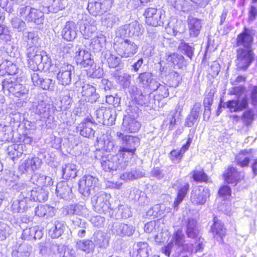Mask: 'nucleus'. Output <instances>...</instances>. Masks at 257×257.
Wrapping results in <instances>:
<instances>
[{
  "instance_id": "obj_1",
  "label": "nucleus",
  "mask_w": 257,
  "mask_h": 257,
  "mask_svg": "<svg viewBox=\"0 0 257 257\" xmlns=\"http://www.w3.org/2000/svg\"><path fill=\"white\" fill-rule=\"evenodd\" d=\"M250 30L245 28L244 31L238 35L236 45L242 47L237 50L236 66L238 69H245L251 63L253 59V53L251 48L253 37Z\"/></svg>"
},
{
  "instance_id": "obj_2",
  "label": "nucleus",
  "mask_w": 257,
  "mask_h": 257,
  "mask_svg": "<svg viewBox=\"0 0 257 257\" xmlns=\"http://www.w3.org/2000/svg\"><path fill=\"white\" fill-rule=\"evenodd\" d=\"M116 136L118 138L121 139L122 142V146L120 147L118 152L125 161L121 163V166H127L129 161L135 154L137 148L140 144V139L138 137L130 135L124 136L121 132H117Z\"/></svg>"
},
{
  "instance_id": "obj_3",
  "label": "nucleus",
  "mask_w": 257,
  "mask_h": 257,
  "mask_svg": "<svg viewBox=\"0 0 257 257\" xmlns=\"http://www.w3.org/2000/svg\"><path fill=\"white\" fill-rule=\"evenodd\" d=\"M64 57V54L58 56L56 58V61L55 66L56 69L54 70L56 73L58 83L63 86L69 85L72 80V76L74 73V67L67 63H62L60 59Z\"/></svg>"
},
{
  "instance_id": "obj_4",
  "label": "nucleus",
  "mask_w": 257,
  "mask_h": 257,
  "mask_svg": "<svg viewBox=\"0 0 257 257\" xmlns=\"http://www.w3.org/2000/svg\"><path fill=\"white\" fill-rule=\"evenodd\" d=\"M113 47L117 54L122 58L133 57L139 49L138 46L134 42L123 38L116 40Z\"/></svg>"
},
{
  "instance_id": "obj_5",
  "label": "nucleus",
  "mask_w": 257,
  "mask_h": 257,
  "mask_svg": "<svg viewBox=\"0 0 257 257\" xmlns=\"http://www.w3.org/2000/svg\"><path fill=\"white\" fill-rule=\"evenodd\" d=\"M124 161V159L121 156V154L118 152L116 155H108L102 156L101 165L102 169L105 172H111L124 169L126 166H121V163Z\"/></svg>"
},
{
  "instance_id": "obj_6",
  "label": "nucleus",
  "mask_w": 257,
  "mask_h": 257,
  "mask_svg": "<svg viewBox=\"0 0 257 257\" xmlns=\"http://www.w3.org/2000/svg\"><path fill=\"white\" fill-rule=\"evenodd\" d=\"M19 187L20 190L26 189L28 194H24V196L27 198L26 196L29 195L30 199L33 201L43 202L48 199V191L42 187L38 186L31 190L30 187H28L26 184L19 183L14 186V188L17 189Z\"/></svg>"
},
{
  "instance_id": "obj_7",
  "label": "nucleus",
  "mask_w": 257,
  "mask_h": 257,
  "mask_svg": "<svg viewBox=\"0 0 257 257\" xmlns=\"http://www.w3.org/2000/svg\"><path fill=\"white\" fill-rule=\"evenodd\" d=\"M110 195L100 192L91 198V203L94 210L99 213L107 211L110 207Z\"/></svg>"
},
{
  "instance_id": "obj_8",
  "label": "nucleus",
  "mask_w": 257,
  "mask_h": 257,
  "mask_svg": "<svg viewBox=\"0 0 257 257\" xmlns=\"http://www.w3.org/2000/svg\"><path fill=\"white\" fill-rule=\"evenodd\" d=\"M143 33V26L137 22H133L119 27L116 32L117 36L138 37Z\"/></svg>"
},
{
  "instance_id": "obj_9",
  "label": "nucleus",
  "mask_w": 257,
  "mask_h": 257,
  "mask_svg": "<svg viewBox=\"0 0 257 257\" xmlns=\"http://www.w3.org/2000/svg\"><path fill=\"white\" fill-rule=\"evenodd\" d=\"M19 13L22 17L28 22H33L37 24L43 23V13L37 9L29 6L20 9Z\"/></svg>"
},
{
  "instance_id": "obj_10",
  "label": "nucleus",
  "mask_w": 257,
  "mask_h": 257,
  "mask_svg": "<svg viewBox=\"0 0 257 257\" xmlns=\"http://www.w3.org/2000/svg\"><path fill=\"white\" fill-rule=\"evenodd\" d=\"M209 196L210 190L208 188L198 186L192 190L191 201L194 205H203L206 203Z\"/></svg>"
},
{
  "instance_id": "obj_11",
  "label": "nucleus",
  "mask_w": 257,
  "mask_h": 257,
  "mask_svg": "<svg viewBox=\"0 0 257 257\" xmlns=\"http://www.w3.org/2000/svg\"><path fill=\"white\" fill-rule=\"evenodd\" d=\"M43 52L37 46H30L27 50L29 64L33 69L38 68V66L43 60Z\"/></svg>"
},
{
  "instance_id": "obj_12",
  "label": "nucleus",
  "mask_w": 257,
  "mask_h": 257,
  "mask_svg": "<svg viewBox=\"0 0 257 257\" xmlns=\"http://www.w3.org/2000/svg\"><path fill=\"white\" fill-rule=\"evenodd\" d=\"M98 179L91 175L83 176L79 182V191L84 196H88L93 190L97 183Z\"/></svg>"
},
{
  "instance_id": "obj_13",
  "label": "nucleus",
  "mask_w": 257,
  "mask_h": 257,
  "mask_svg": "<svg viewBox=\"0 0 257 257\" xmlns=\"http://www.w3.org/2000/svg\"><path fill=\"white\" fill-rule=\"evenodd\" d=\"M96 124L90 118L84 119L77 126V131L80 134L85 138H91L94 137L95 134L94 128Z\"/></svg>"
},
{
  "instance_id": "obj_14",
  "label": "nucleus",
  "mask_w": 257,
  "mask_h": 257,
  "mask_svg": "<svg viewBox=\"0 0 257 257\" xmlns=\"http://www.w3.org/2000/svg\"><path fill=\"white\" fill-rule=\"evenodd\" d=\"M74 58L77 64L84 67L91 66L94 63L91 53L80 47H76Z\"/></svg>"
},
{
  "instance_id": "obj_15",
  "label": "nucleus",
  "mask_w": 257,
  "mask_h": 257,
  "mask_svg": "<svg viewBox=\"0 0 257 257\" xmlns=\"http://www.w3.org/2000/svg\"><path fill=\"white\" fill-rule=\"evenodd\" d=\"M65 223L60 220L53 219L48 222L46 228L49 235L53 238H58L63 233L65 229Z\"/></svg>"
},
{
  "instance_id": "obj_16",
  "label": "nucleus",
  "mask_w": 257,
  "mask_h": 257,
  "mask_svg": "<svg viewBox=\"0 0 257 257\" xmlns=\"http://www.w3.org/2000/svg\"><path fill=\"white\" fill-rule=\"evenodd\" d=\"M144 16L146 23L150 26L157 27L163 24L161 12H158L155 8H148L144 13Z\"/></svg>"
},
{
  "instance_id": "obj_17",
  "label": "nucleus",
  "mask_w": 257,
  "mask_h": 257,
  "mask_svg": "<svg viewBox=\"0 0 257 257\" xmlns=\"http://www.w3.org/2000/svg\"><path fill=\"white\" fill-rule=\"evenodd\" d=\"M248 104L247 98L243 96L242 98L228 101L226 106L230 112H239L247 108Z\"/></svg>"
},
{
  "instance_id": "obj_18",
  "label": "nucleus",
  "mask_w": 257,
  "mask_h": 257,
  "mask_svg": "<svg viewBox=\"0 0 257 257\" xmlns=\"http://www.w3.org/2000/svg\"><path fill=\"white\" fill-rule=\"evenodd\" d=\"M141 127L140 122L130 115L125 116L123 119L121 129L126 133H136Z\"/></svg>"
},
{
  "instance_id": "obj_19",
  "label": "nucleus",
  "mask_w": 257,
  "mask_h": 257,
  "mask_svg": "<svg viewBox=\"0 0 257 257\" xmlns=\"http://www.w3.org/2000/svg\"><path fill=\"white\" fill-rule=\"evenodd\" d=\"M77 31L76 24L72 21H69L65 24L62 31V36L66 40L71 41L76 38Z\"/></svg>"
},
{
  "instance_id": "obj_20",
  "label": "nucleus",
  "mask_w": 257,
  "mask_h": 257,
  "mask_svg": "<svg viewBox=\"0 0 257 257\" xmlns=\"http://www.w3.org/2000/svg\"><path fill=\"white\" fill-rule=\"evenodd\" d=\"M41 162V160L38 157L28 158L22 163L19 169L23 173L25 171H34L40 166Z\"/></svg>"
},
{
  "instance_id": "obj_21",
  "label": "nucleus",
  "mask_w": 257,
  "mask_h": 257,
  "mask_svg": "<svg viewBox=\"0 0 257 257\" xmlns=\"http://www.w3.org/2000/svg\"><path fill=\"white\" fill-rule=\"evenodd\" d=\"M243 173L238 172L234 168L229 167L224 174L225 181L227 183L233 184L243 178Z\"/></svg>"
},
{
  "instance_id": "obj_22",
  "label": "nucleus",
  "mask_w": 257,
  "mask_h": 257,
  "mask_svg": "<svg viewBox=\"0 0 257 257\" xmlns=\"http://www.w3.org/2000/svg\"><path fill=\"white\" fill-rule=\"evenodd\" d=\"M150 249L146 242H139L133 246L132 252L133 257H148Z\"/></svg>"
},
{
  "instance_id": "obj_23",
  "label": "nucleus",
  "mask_w": 257,
  "mask_h": 257,
  "mask_svg": "<svg viewBox=\"0 0 257 257\" xmlns=\"http://www.w3.org/2000/svg\"><path fill=\"white\" fill-rule=\"evenodd\" d=\"M32 247L26 243H22L16 246L12 252V257H30Z\"/></svg>"
},
{
  "instance_id": "obj_24",
  "label": "nucleus",
  "mask_w": 257,
  "mask_h": 257,
  "mask_svg": "<svg viewBox=\"0 0 257 257\" xmlns=\"http://www.w3.org/2000/svg\"><path fill=\"white\" fill-rule=\"evenodd\" d=\"M19 71L18 66L10 61H5L0 64V73L2 75L6 74L13 75Z\"/></svg>"
},
{
  "instance_id": "obj_25",
  "label": "nucleus",
  "mask_w": 257,
  "mask_h": 257,
  "mask_svg": "<svg viewBox=\"0 0 257 257\" xmlns=\"http://www.w3.org/2000/svg\"><path fill=\"white\" fill-rule=\"evenodd\" d=\"M55 190L57 195L61 198L67 199L71 196V188L66 182L58 183Z\"/></svg>"
},
{
  "instance_id": "obj_26",
  "label": "nucleus",
  "mask_w": 257,
  "mask_h": 257,
  "mask_svg": "<svg viewBox=\"0 0 257 257\" xmlns=\"http://www.w3.org/2000/svg\"><path fill=\"white\" fill-rule=\"evenodd\" d=\"M188 22L190 35L193 37L197 36L202 28L201 21L200 19L190 16L188 19Z\"/></svg>"
},
{
  "instance_id": "obj_27",
  "label": "nucleus",
  "mask_w": 257,
  "mask_h": 257,
  "mask_svg": "<svg viewBox=\"0 0 257 257\" xmlns=\"http://www.w3.org/2000/svg\"><path fill=\"white\" fill-rule=\"evenodd\" d=\"M211 231L214 237L218 240H222L226 232L223 224L216 217L214 218V223L211 226Z\"/></svg>"
},
{
  "instance_id": "obj_28",
  "label": "nucleus",
  "mask_w": 257,
  "mask_h": 257,
  "mask_svg": "<svg viewBox=\"0 0 257 257\" xmlns=\"http://www.w3.org/2000/svg\"><path fill=\"white\" fill-rule=\"evenodd\" d=\"M196 246L194 247L192 243H188L184 244L182 246V250L185 252L189 253H196L197 252L202 251L204 247V240L203 238L199 237L195 242Z\"/></svg>"
},
{
  "instance_id": "obj_29",
  "label": "nucleus",
  "mask_w": 257,
  "mask_h": 257,
  "mask_svg": "<svg viewBox=\"0 0 257 257\" xmlns=\"http://www.w3.org/2000/svg\"><path fill=\"white\" fill-rule=\"evenodd\" d=\"M113 229L115 233L122 236L132 235L135 231V228L133 225L124 223L116 224Z\"/></svg>"
},
{
  "instance_id": "obj_30",
  "label": "nucleus",
  "mask_w": 257,
  "mask_h": 257,
  "mask_svg": "<svg viewBox=\"0 0 257 257\" xmlns=\"http://www.w3.org/2000/svg\"><path fill=\"white\" fill-rule=\"evenodd\" d=\"M201 105L200 103H195L190 114L186 119L185 125L188 127L193 126L197 121L199 114Z\"/></svg>"
},
{
  "instance_id": "obj_31",
  "label": "nucleus",
  "mask_w": 257,
  "mask_h": 257,
  "mask_svg": "<svg viewBox=\"0 0 257 257\" xmlns=\"http://www.w3.org/2000/svg\"><path fill=\"white\" fill-rule=\"evenodd\" d=\"M82 93L86 97V100L91 103L95 102L99 97L98 94L96 92L95 88L89 84L84 85L82 87Z\"/></svg>"
},
{
  "instance_id": "obj_32",
  "label": "nucleus",
  "mask_w": 257,
  "mask_h": 257,
  "mask_svg": "<svg viewBox=\"0 0 257 257\" xmlns=\"http://www.w3.org/2000/svg\"><path fill=\"white\" fill-rule=\"evenodd\" d=\"M42 236V232L38 230V226H34L25 229L22 234V239L31 240L33 238L40 239Z\"/></svg>"
},
{
  "instance_id": "obj_33",
  "label": "nucleus",
  "mask_w": 257,
  "mask_h": 257,
  "mask_svg": "<svg viewBox=\"0 0 257 257\" xmlns=\"http://www.w3.org/2000/svg\"><path fill=\"white\" fill-rule=\"evenodd\" d=\"M251 157L250 151L244 150L238 154L235 159L238 165L244 167L248 166Z\"/></svg>"
},
{
  "instance_id": "obj_34",
  "label": "nucleus",
  "mask_w": 257,
  "mask_h": 257,
  "mask_svg": "<svg viewBox=\"0 0 257 257\" xmlns=\"http://www.w3.org/2000/svg\"><path fill=\"white\" fill-rule=\"evenodd\" d=\"M152 74L149 72H144L140 73L137 78V82L142 87H146L151 85L154 86V82H153Z\"/></svg>"
},
{
  "instance_id": "obj_35",
  "label": "nucleus",
  "mask_w": 257,
  "mask_h": 257,
  "mask_svg": "<svg viewBox=\"0 0 257 257\" xmlns=\"http://www.w3.org/2000/svg\"><path fill=\"white\" fill-rule=\"evenodd\" d=\"M196 220L193 218H189L187 225L186 234L189 238H197L199 230L197 227Z\"/></svg>"
},
{
  "instance_id": "obj_36",
  "label": "nucleus",
  "mask_w": 257,
  "mask_h": 257,
  "mask_svg": "<svg viewBox=\"0 0 257 257\" xmlns=\"http://www.w3.org/2000/svg\"><path fill=\"white\" fill-rule=\"evenodd\" d=\"M62 172L64 178L73 179L77 176V169L75 164L69 163L62 167Z\"/></svg>"
},
{
  "instance_id": "obj_37",
  "label": "nucleus",
  "mask_w": 257,
  "mask_h": 257,
  "mask_svg": "<svg viewBox=\"0 0 257 257\" xmlns=\"http://www.w3.org/2000/svg\"><path fill=\"white\" fill-rule=\"evenodd\" d=\"M35 213L39 217L52 216L55 214V209L48 205H40L36 208Z\"/></svg>"
},
{
  "instance_id": "obj_38",
  "label": "nucleus",
  "mask_w": 257,
  "mask_h": 257,
  "mask_svg": "<svg viewBox=\"0 0 257 257\" xmlns=\"http://www.w3.org/2000/svg\"><path fill=\"white\" fill-rule=\"evenodd\" d=\"M32 180L36 181V184L38 186L50 187L53 185V182L50 177L43 175L36 174L32 177Z\"/></svg>"
},
{
  "instance_id": "obj_39",
  "label": "nucleus",
  "mask_w": 257,
  "mask_h": 257,
  "mask_svg": "<svg viewBox=\"0 0 257 257\" xmlns=\"http://www.w3.org/2000/svg\"><path fill=\"white\" fill-rule=\"evenodd\" d=\"M76 248L89 253L92 252L94 249V244L90 240H81L76 242Z\"/></svg>"
},
{
  "instance_id": "obj_40",
  "label": "nucleus",
  "mask_w": 257,
  "mask_h": 257,
  "mask_svg": "<svg viewBox=\"0 0 257 257\" xmlns=\"http://www.w3.org/2000/svg\"><path fill=\"white\" fill-rule=\"evenodd\" d=\"M189 188V185L187 183H184L180 185L178 188L177 197L174 203V207L177 208L179 204L182 201L187 193Z\"/></svg>"
},
{
  "instance_id": "obj_41",
  "label": "nucleus",
  "mask_w": 257,
  "mask_h": 257,
  "mask_svg": "<svg viewBox=\"0 0 257 257\" xmlns=\"http://www.w3.org/2000/svg\"><path fill=\"white\" fill-rule=\"evenodd\" d=\"M94 241L100 248H105L108 245V240L104 232H96L94 235Z\"/></svg>"
},
{
  "instance_id": "obj_42",
  "label": "nucleus",
  "mask_w": 257,
  "mask_h": 257,
  "mask_svg": "<svg viewBox=\"0 0 257 257\" xmlns=\"http://www.w3.org/2000/svg\"><path fill=\"white\" fill-rule=\"evenodd\" d=\"M190 175L194 181L198 182H207L208 181V177L202 169H196L192 171Z\"/></svg>"
},
{
  "instance_id": "obj_43",
  "label": "nucleus",
  "mask_w": 257,
  "mask_h": 257,
  "mask_svg": "<svg viewBox=\"0 0 257 257\" xmlns=\"http://www.w3.org/2000/svg\"><path fill=\"white\" fill-rule=\"evenodd\" d=\"M20 187L18 189H19ZM22 191L21 192V195L19 197V199L17 200L19 202V206L21 207L20 209L21 210L22 212H24L27 209L28 207L30 206V202L33 201L30 199V196H26L27 198L24 196V194H28L27 191L26 190H22Z\"/></svg>"
},
{
  "instance_id": "obj_44",
  "label": "nucleus",
  "mask_w": 257,
  "mask_h": 257,
  "mask_svg": "<svg viewBox=\"0 0 257 257\" xmlns=\"http://www.w3.org/2000/svg\"><path fill=\"white\" fill-rule=\"evenodd\" d=\"M116 118V114L114 110L109 108H106L104 115V119L101 123L104 125H111L114 123Z\"/></svg>"
},
{
  "instance_id": "obj_45",
  "label": "nucleus",
  "mask_w": 257,
  "mask_h": 257,
  "mask_svg": "<svg viewBox=\"0 0 257 257\" xmlns=\"http://www.w3.org/2000/svg\"><path fill=\"white\" fill-rule=\"evenodd\" d=\"M151 89L156 90L157 93L162 98H165L169 96V90L165 84H160L154 81V86L151 85Z\"/></svg>"
},
{
  "instance_id": "obj_46",
  "label": "nucleus",
  "mask_w": 257,
  "mask_h": 257,
  "mask_svg": "<svg viewBox=\"0 0 257 257\" xmlns=\"http://www.w3.org/2000/svg\"><path fill=\"white\" fill-rule=\"evenodd\" d=\"M14 87V91L12 92L13 94L22 99L27 97L28 90L24 86L17 83Z\"/></svg>"
},
{
  "instance_id": "obj_47",
  "label": "nucleus",
  "mask_w": 257,
  "mask_h": 257,
  "mask_svg": "<svg viewBox=\"0 0 257 257\" xmlns=\"http://www.w3.org/2000/svg\"><path fill=\"white\" fill-rule=\"evenodd\" d=\"M185 151V148H181L179 150H173L170 153V159L173 163L178 164L182 160Z\"/></svg>"
},
{
  "instance_id": "obj_48",
  "label": "nucleus",
  "mask_w": 257,
  "mask_h": 257,
  "mask_svg": "<svg viewBox=\"0 0 257 257\" xmlns=\"http://www.w3.org/2000/svg\"><path fill=\"white\" fill-rule=\"evenodd\" d=\"M175 246L182 247L185 242V236L181 230L176 231L173 235L171 240Z\"/></svg>"
},
{
  "instance_id": "obj_49",
  "label": "nucleus",
  "mask_w": 257,
  "mask_h": 257,
  "mask_svg": "<svg viewBox=\"0 0 257 257\" xmlns=\"http://www.w3.org/2000/svg\"><path fill=\"white\" fill-rule=\"evenodd\" d=\"M58 250L62 257H75V251L68 246L60 245L58 247Z\"/></svg>"
},
{
  "instance_id": "obj_50",
  "label": "nucleus",
  "mask_w": 257,
  "mask_h": 257,
  "mask_svg": "<svg viewBox=\"0 0 257 257\" xmlns=\"http://www.w3.org/2000/svg\"><path fill=\"white\" fill-rule=\"evenodd\" d=\"M104 55L110 68H115L119 65L120 62V59L119 57L111 54L109 52H106Z\"/></svg>"
},
{
  "instance_id": "obj_51",
  "label": "nucleus",
  "mask_w": 257,
  "mask_h": 257,
  "mask_svg": "<svg viewBox=\"0 0 257 257\" xmlns=\"http://www.w3.org/2000/svg\"><path fill=\"white\" fill-rule=\"evenodd\" d=\"M86 208L81 205H70L68 207L67 213L69 215H81L85 213Z\"/></svg>"
},
{
  "instance_id": "obj_52",
  "label": "nucleus",
  "mask_w": 257,
  "mask_h": 257,
  "mask_svg": "<svg viewBox=\"0 0 257 257\" xmlns=\"http://www.w3.org/2000/svg\"><path fill=\"white\" fill-rule=\"evenodd\" d=\"M87 10L89 13L93 16L102 14L99 2H89Z\"/></svg>"
},
{
  "instance_id": "obj_53",
  "label": "nucleus",
  "mask_w": 257,
  "mask_h": 257,
  "mask_svg": "<svg viewBox=\"0 0 257 257\" xmlns=\"http://www.w3.org/2000/svg\"><path fill=\"white\" fill-rule=\"evenodd\" d=\"M167 79L168 84L173 87H177L181 80L179 74L175 71L170 72L168 75Z\"/></svg>"
},
{
  "instance_id": "obj_54",
  "label": "nucleus",
  "mask_w": 257,
  "mask_h": 257,
  "mask_svg": "<svg viewBox=\"0 0 257 257\" xmlns=\"http://www.w3.org/2000/svg\"><path fill=\"white\" fill-rule=\"evenodd\" d=\"M25 41L27 43V46H36L38 44L39 38L37 34L34 32H28L24 36Z\"/></svg>"
},
{
  "instance_id": "obj_55",
  "label": "nucleus",
  "mask_w": 257,
  "mask_h": 257,
  "mask_svg": "<svg viewBox=\"0 0 257 257\" xmlns=\"http://www.w3.org/2000/svg\"><path fill=\"white\" fill-rule=\"evenodd\" d=\"M21 148L22 147L16 144L9 146L8 148V157L13 160L19 157L21 155V152L19 151Z\"/></svg>"
},
{
  "instance_id": "obj_56",
  "label": "nucleus",
  "mask_w": 257,
  "mask_h": 257,
  "mask_svg": "<svg viewBox=\"0 0 257 257\" xmlns=\"http://www.w3.org/2000/svg\"><path fill=\"white\" fill-rule=\"evenodd\" d=\"M160 222L157 221H151L147 223H146L145 225V231L147 233H156L159 231V225Z\"/></svg>"
},
{
  "instance_id": "obj_57",
  "label": "nucleus",
  "mask_w": 257,
  "mask_h": 257,
  "mask_svg": "<svg viewBox=\"0 0 257 257\" xmlns=\"http://www.w3.org/2000/svg\"><path fill=\"white\" fill-rule=\"evenodd\" d=\"M17 84L15 78H10L6 79L3 82L2 86L4 91L7 90L9 92L12 93L14 92V86Z\"/></svg>"
},
{
  "instance_id": "obj_58",
  "label": "nucleus",
  "mask_w": 257,
  "mask_h": 257,
  "mask_svg": "<svg viewBox=\"0 0 257 257\" xmlns=\"http://www.w3.org/2000/svg\"><path fill=\"white\" fill-rule=\"evenodd\" d=\"M11 233L10 227L7 224L0 222V240H4Z\"/></svg>"
},
{
  "instance_id": "obj_59",
  "label": "nucleus",
  "mask_w": 257,
  "mask_h": 257,
  "mask_svg": "<svg viewBox=\"0 0 257 257\" xmlns=\"http://www.w3.org/2000/svg\"><path fill=\"white\" fill-rule=\"evenodd\" d=\"M118 83L124 88L128 87L131 84V76L127 73H123L117 78Z\"/></svg>"
},
{
  "instance_id": "obj_60",
  "label": "nucleus",
  "mask_w": 257,
  "mask_h": 257,
  "mask_svg": "<svg viewBox=\"0 0 257 257\" xmlns=\"http://www.w3.org/2000/svg\"><path fill=\"white\" fill-rule=\"evenodd\" d=\"M167 55V60L168 62H171L174 65H178L179 63H182L184 59L182 55H179L177 53L168 54Z\"/></svg>"
},
{
  "instance_id": "obj_61",
  "label": "nucleus",
  "mask_w": 257,
  "mask_h": 257,
  "mask_svg": "<svg viewBox=\"0 0 257 257\" xmlns=\"http://www.w3.org/2000/svg\"><path fill=\"white\" fill-rule=\"evenodd\" d=\"M241 119L246 125L250 124L254 119V113L251 109H246L241 116Z\"/></svg>"
},
{
  "instance_id": "obj_62",
  "label": "nucleus",
  "mask_w": 257,
  "mask_h": 257,
  "mask_svg": "<svg viewBox=\"0 0 257 257\" xmlns=\"http://www.w3.org/2000/svg\"><path fill=\"white\" fill-rule=\"evenodd\" d=\"M39 86L45 90H53L55 86V81L49 78H42Z\"/></svg>"
},
{
  "instance_id": "obj_63",
  "label": "nucleus",
  "mask_w": 257,
  "mask_h": 257,
  "mask_svg": "<svg viewBox=\"0 0 257 257\" xmlns=\"http://www.w3.org/2000/svg\"><path fill=\"white\" fill-rule=\"evenodd\" d=\"M48 109L46 103L44 101L39 102L36 106H33V110L36 113L40 115H45V113Z\"/></svg>"
},
{
  "instance_id": "obj_64",
  "label": "nucleus",
  "mask_w": 257,
  "mask_h": 257,
  "mask_svg": "<svg viewBox=\"0 0 257 257\" xmlns=\"http://www.w3.org/2000/svg\"><path fill=\"white\" fill-rule=\"evenodd\" d=\"M98 143L99 145L102 146V149L108 152L112 151L115 146L114 142L109 140L98 141Z\"/></svg>"
}]
</instances>
